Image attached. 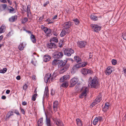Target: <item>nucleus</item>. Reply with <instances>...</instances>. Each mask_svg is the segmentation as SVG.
Wrapping results in <instances>:
<instances>
[{
	"instance_id": "f257e3e1",
	"label": "nucleus",
	"mask_w": 126,
	"mask_h": 126,
	"mask_svg": "<svg viewBox=\"0 0 126 126\" xmlns=\"http://www.w3.org/2000/svg\"><path fill=\"white\" fill-rule=\"evenodd\" d=\"M57 75V73L55 72H54L52 75L49 73H47L44 77L45 82L47 83L48 82H50V80L52 81Z\"/></svg>"
},
{
	"instance_id": "f03ea898",
	"label": "nucleus",
	"mask_w": 126,
	"mask_h": 126,
	"mask_svg": "<svg viewBox=\"0 0 126 126\" xmlns=\"http://www.w3.org/2000/svg\"><path fill=\"white\" fill-rule=\"evenodd\" d=\"M90 81L89 84L90 85L91 88H95L98 84L99 80L97 78L94 77L93 78L90 77L89 79Z\"/></svg>"
},
{
	"instance_id": "7ed1b4c3",
	"label": "nucleus",
	"mask_w": 126,
	"mask_h": 126,
	"mask_svg": "<svg viewBox=\"0 0 126 126\" xmlns=\"http://www.w3.org/2000/svg\"><path fill=\"white\" fill-rule=\"evenodd\" d=\"M88 91L89 89L88 88L85 87H82L81 89L82 93L79 96V97L80 98H82L86 96L87 95V93L88 92Z\"/></svg>"
},
{
	"instance_id": "20e7f679",
	"label": "nucleus",
	"mask_w": 126,
	"mask_h": 126,
	"mask_svg": "<svg viewBox=\"0 0 126 126\" xmlns=\"http://www.w3.org/2000/svg\"><path fill=\"white\" fill-rule=\"evenodd\" d=\"M54 124L57 125V126H64V124L60 120H58L57 118L53 117L52 118Z\"/></svg>"
},
{
	"instance_id": "39448f33",
	"label": "nucleus",
	"mask_w": 126,
	"mask_h": 126,
	"mask_svg": "<svg viewBox=\"0 0 126 126\" xmlns=\"http://www.w3.org/2000/svg\"><path fill=\"white\" fill-rule=\"evenodd\" d=\"M102 121V117L101 116H98L95 117L93 121V124L94 125L97 124L99 125H100V122Z\"/></svg>"
},
{
	"instance_id": "423d86ee",
	"label": "nucleus",
	"mask_w": 126,
	"mask_h": 126,
	"mask_svg": "<svg viewBox=\"0 0 126 126\" xmlns=\"http://www.w3.org/2000/svg\"><path fill=\"white\" fill-rule=\"evenodd\" d=\"M101 95H98L94 101L91 104V106L93 107L95 105L99 103L101 100Z\"/></svg>"
},
{
	"instance_id": "0eeeda50",
	"label": "nucleus",
	"mask_w": 126,
	"mask_h": 126,
	"mask_svg": "<svg viewBox=\"0 0 126 126\" xmlns=\"http://www.w3.org/2000/svg\"><path fill=\"white\" fill-rule=\"evenodd\" d=\"M91 26L94 31L96 32L100 31L101 28V26L96 24H91Z\"/></svg>"
},
{
	"instance_id": "6e6552de",
	"label": "nucleus",
	"mask_w": 126,
	"mask_h": 126,
	"mask_svg": "<svg viewBox=\"0 0 126 126\" xmlns=\"http://www.w3.org/2000/svg\"><path fill=\"white\" fill-rule=\"evenodd\" d=\"M65 55L68 56H70L74 53V50L71 48L65 49L64 51Z\"/></svg>"
},
{
	"instance_id": "1a4fd4ad",
	"label": "nucleus",
	"mask_w": 126,
	"mask_h": 126,
	"mask_svg": "<svg viewBox=\"0 0 126 126\" xmlns=\"http://www.w3.org/2000/svg\"><path fill=\"white\" fill-rule=\"evenodd\" d=\"M64 64L65 63L63 64V62H61L60 64L58 65V66L59 67L60 66L61 67V68L59 71V73L60 74L63 73L67 70L66 68H65L63 66V65H64Z\"/></svg>"
},
{
	"instance_id": "9d476101",
	"label": "nucleus",
	"mask_w": 126,
	"mask_h": 126,
	"mask_svg": "<svg viewBox=\"0 0 126 126\" xmlns=\"http://www.w3.org/2000/svg\"><path fill=\"white\" fill-rule=\"evenodd\" d=\"M53 57L56 58H61L63 55V53L61 52H56L53 54Z\"/></svg>"
},
{
	"instance_id": "9b49d317",
	"label": "nucleus",
	"mask_w": 126,
	"mask_h": 126,
	"mask_svg": "<svg viewBox=\"0 0 126 126\" xmlns=\"http://www.w3.org/2000/svg\"><path fill=\"white\" fill-rule=\"evenodd\" d=\"M79 79L76 77H74L71 80L70 83L71 86H73L78 81Z\"/></svg>"
},
{
	"instance_id": "f8f14e48",
	"label": "nucleus",
	"mask_w": 126,
	"mask_h": 126,
	"mask_svg": "<svg viewBox=\"0 0 126 126\" xmlns=\"http://www.w3.org/2000/svg\"><path fill=\"white\" fill-rule=\"evenodd\" d=\"M77 44L78 46L80 48L84 47L85 45L86 44V42L84 41L78 42Z\"/></svg>"
},
{
	"instance_id": "ddd939ff",
	"label": "nucleus",
	"mask_w": 126,
	"mask_h": 126,
	"mask_svg": "<svg viewBox=\"0 0 126 126\" xmlns=\"http://www.w3.org/2000/svg\"><path fill=\"white\" fill-rule=\"evenodd\" d=\"M64 25L63 29L68 31V29L70 28L71 26V22H65L64 23Z\"/></svg>"
},
{
	"instance_id": "4468645a",
	"label": "nucleus",
	"mask_w": 126,
	"mask_h": 126,
	"mask_svg": "<svg viewBox=\"0 0 126 126\" xmlns=\"http://www.w3.org/2000/svg\"><path fill=\"white\" fill-rule=\"evenodd\" d=\"M47 113H45L46 118V123L47 126H53L51 124L50 118L47 117Z\"/></svg>"
},
{
	"instance_id": "2eb2a0df",
	"label": "nucleus",
	"mask_w": 126,
	"mask_h": 126,
	"mask_svg": "<svg viewBox=\"0 0 126 126\" xmlns=\"http://www.w3.org/2000/svg\"><path fill=\"white\" fill-rule=\"evenodd\" d=\"M112 68L110 66L108 67L106 69L105 73L106 75H109L110 74L112 73Z\"/></svg>"
},
{
	"instance_id": "dca6fc26",
	"label": "nucleus",
	"mask_w": 126,
	"mask_h": 126,
	"mask_svg": "<svg viewBox=\"0 0 126 126\" xmlns=\"http://www.w3.org/2000/svg\"><path fill=\"white\" fill-rule=\"evenodd\" d=\"M17 16L15 15L12 16L9 18V21L11 22H13L15 21L17 19Z\"/></svg>"
},
{
	"instance_id": "f3484780",
	"label": "nucleus",
	"mask_w": 126,
	"mask_h": 126,
	"mask_svg": "<svg viewBox=\"0 0 126 126\" xmlns=\"http://www.w3.org/2000/svg\"><path fill=\"white\" fill-rule=\"evenodd\" d=\"M58 102L57 101L54 102L53 105V109L55 111H56L58 108Z\"/></svg>"
},
{
	"instance_id": "a211bd4d",
	"label": "nucleus",
	"mask_w": 126,
	"mask_h": 126,
	"mask_svg": "<svg viewBox=\"0 0 126 126\" xmlns=\"http://www.w3.org/2000/svg\"><path fill=\"white\" fill-rule=\"evenodd\" d=\"M44 61L45 62L48 61L51 59L50 56L49 55H44L43 58Z\"/></svg>"
},
{
	"instance_id": "6ab92c4d",
	"label": "nucleus",
	"mask_w": 126,
	"mask_h": 126,
	"mask_svg": "<svg viewBox=\"0 0 126 126\" xmlns=\"http://www.w3.org/2000/svg\"><path fill=\"white\" fill-rule=\"evenodd\" d=\"M47 46L48 48H51L55 47L56 45L54 43L50 42L47 44Z\"/></svg>"
},
{
	"instance_id": "aec40b11",
	"label": "nucleus",
	"mask_w": 126,
	"mask_h": 126,
	"mask_svg": "<svg viewBox=\"0 0 126 126\" xmlns=\"http://www.w3.org/2000/svg\"><path fill=\"white\" fill-rule=\"evenodd\" d=\"M75 61L77 63H81L82 62L81 58L79 56H75L74 57Z\"/></svg>"
},
{
	"instance_id": "412c9836",
	"label": "nucleus",
	"mask_w": 126,
	"mask_h": 126,
	"mask_svg": "<svg viewBox=\"0 0 126 126\" xmlns=\"http://www.w3.org/2000/svg\"><path fill=\"white\" fill-rule=\"evenodd\" d=\"M68 32V31L65 29L63 30L60 34V36L61 37H63Z\"/></svg>"
},
{
	"instance_id": "4be33fe9",
	"label": "nucleus",
	"mask_w": 126,
	"mask_h": 126,
	"mask_svg": "<svg viewBox=\"0 0 126 126\" xmlns=\"http://www.w3.org/2000/svg\"><path fill=\"white\" fill-rule=\"evenodd\" d=\"M43 119L41 118L39 119L37 122V125L38 126H42L43 125Z\"/></svg>"
},
{
	"instance_id": "5701e85b",
	"label": "nucleus",
	"mask_w": 126,
	"mask_h": 126,
	"mask_svg": "<svg viewBox=\"0 0 126 126\" xmlns=\"http://www.w3.org/2000/svg\"><path fill=\"white\" fill-rule=\"evenodd\" d=\"M109 106V104L108 103H106L103 108V111L105 112L108 109Z\"/></svg>"
},
{
	"instance_id": "b1692460",
	"label": "nucleus",
	"mask_w": 126,
	"mask_h": 126,
	"mask_svg": "<svg viewBox=\"0 0 126 126\" xmlns=\"http://www.w3.org/2000/svg\"><path fill=\"white\" fill-rule=\"evenodd\" d=\"M49 95L48 90L47 88H46L44 92V96L47 98L48 97Z\"/></svg>"
},
{
	"instance_id": "393cba45",
	"label": "nucleus",
	"mask_w": 126,
	"mask_h": 126,
	"mask_svg": "<svg viewBox=\"0 0 126 126\" xmlns=\"http://www.w3.org/2000/svg\"><path fill=\"white\" fill-rule=\"evenodd\" d=\"M58 39L57 37H53L50 39V42L52 43H57L58 41Z\"/></svg>"
},
{
	"instance_id": "a878e982",
	"label": "nucleus",
	"mask_w": 126,
	"mask_h": 126,
	"mask_svg": "<svg viewBox=\"0 0 126 126\" xmlns=\"http://www.w3.org/2000/svg\"><path fill=\"white\" fill-rule=\"evenodd\" d=\"M7 7V5L6 4H2L0 5V11H2L5 9Z\"/></svg>"
},
{
	"instance_id": "bb28decb",
	"label": "nucleus",
	"mask_w": 126,
	"mask_h": 126,
	"mask_svg": "<svg viewBox=\"0 0 126 126\" xmlns=\"http://www.w3.org/2000/svg\"><path fill=\"white\" fill-rule=\"evenodd\" d=\"M34 92L35 94H34L32 96V99L33 101H35L36 99V96H37V94H36V88L35 89Z\"/></svg>"
},
{
	"instance_id": "cd10ccee",
	"label": "nucleus",
	"mask_w": 126,
	"mask_h": 126,
	"mask_svg": "<svg viewBox=\"0 0 126 126\" xmlns=\"http://www.w3.org/2000/svg\"><path fill=\"white\" fill-rule=\"evenodd\" d=\"M31 38L32 41L33 43H36V39L34 35L31 34Z\"/></svg>"
},
{
	"instance_id": "c85d7f7f",
	"label": "nucleus",
	"mask_w": 126,
	"mask_h": 126,
	"mask_svg": "<svg viewBox=\"0 0 126 126\" xmlns=\"http://www.w3.org/2000/svg\"><path fill=\"white\" fill-rule=\"evenodd\" d=\"M5 29V27L3 25H2L0 28V33L4 32Z\"/></svg>"
},
{
	"instance_id": "c756f323",
	"label": "nucleus",
	"mask_w": 126,
	"mask_h": 126,
	"mask_svg": "<svg viewBox=\"0 0 126 126\" xmlns=\"http://www.w3.org/2000/svg\"><path fill=\"white\" fill-rule=\"evenodd\" d=\"M24 47V46L22 43H20L18 47L19 49L21 51L23 50Z\"/></svg>"
},
{
	"instance_id": "7c9ffc66",
	"label": "nucleus",
	"mask_w": 126,
	"mask_h": 126,
	"mask_svg": "<svg viewBox=\"0 0 126 126\" xmlns=\"http://www.w3.org/2000/svg\"><path fill=\"white\" fill-rule=\"evenodd\" d=\"M76 121H77V125L78 126H81L82 125V124L81 122V121L80 120L79 118H77Z\"/></svg>"
},
{
	"instance_id": "2f4dec72",
	"label": "nucleus",
	"mask_w": 126,
	"mask_h": 126,
	"mask_svg": "<svg viewBox=\"0 0 126 126\" xmlns=\"http://www.w3.org/2000/svg\"><path fill=\"white\" fill-rule=\"evenodd\" d=\"M14 115L13 112L12 111H9L7 113L6 115V118L8 119L10 117Z\"/></svg>"
},
{
	"instance_id": "473e14b6",
	"label": "nucleus",
	"mask_w": 126,
	"mask_h": 126,
	"mask_svg": "<svg viewBox=\"0 0 126 126\" xmlns=\"http://www.w3.org/2000/svg\"><path fill=\"white\" fill-rule=\"evenodd\" d=\"M92 20L95 21L97 20L98 17H96L95 16L93 15H92L90 16Z\"/></svg>"
},
{
	"instance_id": "72a5a7b5",
	"label": "nucleus",
	"mask_w": 126,
	"mask_h": 126,
	"mask_svg": "<svg viewBox=\"0 0 126 126\" xmlns=\"http://www.w3.org/2000/svg\"><path fill=\"white\" fill-rule=\"evenodd\" d=\"M87 69L84 68H83L81 70V72L83 74H87Z\"/></svg>"
},
{
	"instance_id": "f704fd0d",
	"label": "nucleus",
	"mask_w": 126,
	"mask_h": 126,
	"mask_svg": "<svg viewBox=\"0 0 126 126\" xmlns=\"http://www.w3.org/2000/svg\"><path fill=\"white\" fill-rule=\"evenodd\" d=\"M73 66L74 67V68H75L76 69L81 67L80 63L76 64L74 65Z\"/></svg>"
},
{
	"instance_id": "c9c22d12",
	"label": "nucleus",
	"mask_w": 126,
	"mask_h": 126,
	"mask_svg": "<svg viewBox=\"0 0 126 126\" xmlns=\"http://www.w3.org/2000/svg\"><path fill=\"white\" fill-rule=\"evenodd\" d=\"M51 32L52 31L50 29H49L45 33L46 34L47 36H50Z\"/></svg>"
},
{
	"instance_id": "e433bc0d",
	"label": "nucleus",
	"mask_w": 126,
	"mask_h": 126,
	"mask_svg": "<svg viewBox=\"0 0 126 126\" xmlns=\"http://www.w3.org/2000/svg\"><path fill=\"white\" fill-rule=\"evenodd\" d=\"M68 85V83L67 81L64 82H63L62 85V86L63 87H67Z\"/></svg>"
},
{
	"instance_id": "4c0bfd02",
	"label": "nucleus",
	"mask_w": 126,
	"mask_h": 126,
	"mask_svg": "<svg viewBox=\"0 0 126 126\" xmlns=\"http://www.w3.org/2000/svg\"><path fill=\"white\" fill-rule=\"evenodd\" d=\"M10 7L11 8H8V10L9 12L11 13H14V11H15V9L11 7Z\"/></svg>"
},
{
	"instance_id": "58836bf2",
	"label": "nucleus",
	"mask_w": 126,
	"mask_h": 126,
	"mask_svg": "<svg viewBox=\"0 0 126 126\" xmlns=\"http://www.w3.org/2000/svg\"><path fill=\"white\" fill-rule=\"evenodd\" d=\"M73 21H74L75 24L76 25H78L79 22V20L76 18L73 19Z\"/></svg>"
},
{
	"instance_id": "ea45409f",
	"label": "nucleus",
	"mask_w": 126,
	"mask_h": 126,
	"mask_svg": "<svg viewBox=\"0 0 126 126\" xmlns=\"http://www.w3.org/2000/svg\"><path fill=\"white\" fill-rule=\"evenodd\" d=\"M41 28L44 31L45 33L48 31L49 29H48L47 27H44V26H42L41 27Z\"/></svg>"
},
{
	"instance_id": "a19ab883",
	"label": "nucleus",
	"mask_w": 126,
	"mask_h": 126,
	"mask_svg": "<svg viewBox=\"0 0 126 126\" xmlns=\"http://www.w3.org/2000/svg\"><path fill=\"white\" fill-rule=\"evenodd\" d=\"M27 12V14H30L31 13L30 11V7L29 5H28L27 7V11H25V12Z\"/></svg>"
},
{
	"instance_id": "79ce46f5",
	"label": "nucleus",
	"mask_w": 126,
	"mask_h": 126,
	"mask_svg": "<svg viewBox=\"0 0 126 126\" xmlns=\"http://www.w3.org/2000/svg\"><path fill=\"white\" fill-rule=\"evenodd\" d=\"M81 62L82 63H80L81 67L85 66L87 64V63L86 62Z\"/></svg>"
},
{
	"instance_id": "37998d69",
	"label": "nucleus",
	"mask_w": 126,
	"mask_h": 126,
	"mask_svg": "<svg viewBox=\"0 0 126 126\" xmlns=\"http://www.w3.org/2000/svg\"><path fill=\"white\" fill-rule=\"evenodd\" d=\"M46 21L47 22H48V24H50L52 23L53 22V21H52L51 20H50L49 18H48L47 19Z\"/></svg>"
},
{
	"instance_id": "c03bdc74",
	"label": "nucleus",
	"mask_w": 126,
	"mask_h": 126,
	"mask_svg": "<svg viewBox=\"0 0 126 126\" xmlns=\"http://www.w3.org/2000/svg\"><path fill=\"white\" fill-rule=\"evenodd\" d=\"M76 69L75 68H74V67L73 66L71 70V72L72 74H74L76 72Z\"/></svg>"
},
{
	"instance_id": "a18cd8bd",
	"label": "nucleus",
	"mask_w": 126,
	"mask_h": 126,
	"mask_svg": "<svg viewBox=\"0 0 126 126\" xmlns=\"http://www.w3.org/2000/svg\"><path fill=\"white\" fill-rule=\"evenodd\" d=\"M58 61L57 60H54L52 62V65H53L56 64L58 63Z\"/></svg>"
},
{
	"instance_id": "49530a36",
	"label": "nucleus",
	"mask_w": 126,
	"mask_h": 126,
	"mask_svg": "<svg viewBox=\"0 0 126 126\" xmlns=\"http://www.w3.org/2000/svg\"><path fill=\"white\" fill-rule=\"evenodd\" d=\"M28 20V18L27 17L24 18L22 20V23H24L27 22Z\"/></svg>"
},
{
	"instance_id": "de8ad7c7",
	"label": "nucleus",
	"mask_w": 126,
	"mask_h": 126,
	"mask_svg": "<svg viewBox=\"0 0 126 126\" xmlns=\"http://www.w3.org/2000/svg\"><path fill=\"white\" fill-rule=\"evenodd\" d=\"M64 79H68L69 78V76L68 75H66L63 76Z\"/></svg>"
},
{
	"instance_id": "09e8293b",
	"label": "nucleus",
	"mask_w": 126,
	"mask_h": 126,
	"mask_svg": "<svg viewBox=\"0 0 126 126\" xmlns=\"http://www.w3.org/2000/svg\"><path fill=\"white\" fill-rule=\"evenodd\" d=\"M111 62L113 65H115L117 61L116 60L113 59L112 60Z\"/></svg>"
},
{
	"instance_id": "8fccbe9b",
	"label": "nucleus",
	"mask_w": 126,
	"mask_h": 126,
	"mask_svg": "<svg viewBox=\"0 0 126 126\" xmlns=\"http://www.w3.org/2000/svg\"><path fill=\"white\" fill-rule=\"evenodd\" d=\"M27 16L28 18L29 19H31L32 18V16L31 15V13L27 14Z\"/></svg>"
},
{
	"instance_id": "3c124183",
	"label": "nucleus",
	"mask_w": 126,
	"mask_h": 126,
	"mask_svg": "<svg viewBox=\"0 0 126 126\" xmlns=\"http://www.w3.org/2000/svg\"><path fill=\"white\" fill-rule=\"evenodd\" d=\"M69 66V64H66L65 65H63V66L64 67V68H66L67 70V69L68 68Z\"/></svg>"
},
{
	"instance_id": "603ef678",
	"label": "nucleus",
	"mask_w": 126,
	"mask_h": 126,
	"mask_svg": "<svg viewBox=\"0 0 126 126\" xmlns=\"http://www.w3.org/2000/svg\"><path fill=\"white\" fill-rule=\"evenodd\" d=\"M28 87V86L26 84H25L24 85L23 87V89L24 90H26V89H27Z\"/></svg>"
},
{
	"instance_id": "864d4df0",
	"label": "nucleus",
	"mask_w": 126,
	"mask_h": 126,
	"mask_svg": "<svg viewBox=\"0 0 126 126\" xmlns=\"http://www.w3.org/2000/svg\"><path fill=\"white\" fill-rule=\"evenodd\" d=\"M14 113L17 114V115H19L20 114L19 112L18 111L16 110H15L14 111Z\"/></svg>"
},
{
	"instance_id": "5fc2aeb1",
	"label": "nucleus",
	"mask_w": 126,
	"mask_h": 126,
	"mask_svg": "<svg viewBox=\"0 0 126 126\" xmlns=\"http://www.w3.org/2000/svg\"><path fill=\"white\" fill-rule=\"evenodd\" d=\"M122 37L125 40H126V33H125L123 34Z\"/></svg>"
},
{
	"instance_id": "6e6d98bb",
	"label": "nucleus",
	"mask_w": 126,
	"mask_h": 126,
	"mask_svg": "<svg viewBox=\"0 0 126 126\" xmlns=\"http://www.w3.org/2000/svg\"><path fill=\"white\" fill-rule=\"evenodd\" d=\"M123 71L125 74V75L126 76V66L124 67L123 68Z\"/></svg>"
},
{
	"instance_id": "4d7b16f0",
	"label": "nucleus",
	"mask_w": 126,
	"mask_h": 126,
	"mask_svg": "<svg viewBox=\"0 0 126 126\" xmlns=\"http://www.w3.org/2000/svg\"><path fill=\"white\" fill-rule=\"evenodd\" d=\"M87 74H92L93 73V72L91 70L87 69Z\"/></svg>"
},
{
	"instance_id": "13d9d810",
	"label": "nucleus",
	"mask_w": 126,
	"mask_h": 126,
	"mask_svg": "<svg viewBox=\"0 0 126 126\" xmlns=\"http://www.w3.org/2000/svg\"><path fill=\"white\" fill-rule=\"evenodd\" d=\"M64 78H63V77H62L60 79V82H63L64 80Z\"/></svg>"
},
{
	"instance_id": "bf43d9fd",
	"label": "nucleus",
	"mask_w": 126,
	"mask_h": 126,
	"mask_svg": "<svg viewBox=\"0 0 126 126\" xmlns=\"http://www.w3.org/2000/svg\"><path fill=\"white\" fill-rule=\"evenodd\" d=\"M20 110L21 112L23 114H25V111H24V110L22 108H20Z\"/></svg>"
},
{
	"instance_id": "052dcab7",
	"label": "nucleus",
	"mask_w": 126,
	"mask_h": 126,
	"mask_svg": "<svg viewBox=\"0 0 126 126\" xmlns=\"http://www.w3.org/2000/svg\"><path fill=\"white\" fill-rule=\"evenodd\" d=\"M44 16H43L42 17H40L39 19V21L40 22L44 18Z\"/></svg>"
},
{
	"instance_id": "680f3d73",
	"label": "nucleus",
	"mask_w": 126,
	"mask_h": 126,
	"mask_svg": "<svg viewBox=\"0 0 126 126\" xmlns=\"http://www.w3.org/2000/svg\"><path fill=\"white\" fill-rule=\"evenodd\" d=\"M2 70L3 71L4 73H5L7 71V69L6 68H3L2 69Z\"/></svg>"
},
{
	"instance_id": "e2e57ef3",
	"label": "nucleus",
	"mask_w": 126,
	"mask_h": 126,
	"mask_svg": "<svg viewBox=\"0 0 126 126\" xmlns=\"http://www.w3.org/2000/svg\"><path fill=\"white\" fill-rule=\"evenodd\" d=\"M27 102L25 101H23L22 102V104L23 105L25 106L27 105Z\"/></svg>"
},
{
	"instance_id": "0e129e2a",
	"label": "nucleus",
	"mask_w": 126,
	"mask_h": 126,
	"mask_svg": "<svg viewBox=\"0 0 126 126\" xmlns=\"http://www.w3.org/2000/svg\"><path fill=\"white\" fill-rule=\"evenodd\" d=\"M35 77L36 76L35 75H33L32 77V79L34 80L36 79Z\"/></svg>"
},
{
	"instance_id": "69168bd1",
	"label": "nucleus",
	"mask_w": 126,
	"mask_h": 126,
	"mask_svg": "<svg viewBox=\"0 0 126 126\" xmlns=\"http://www.w3.org/2000/svg\"><path fill=\"white\" fill-rule=\"evenodd\" d=\"M10 90H7L6 91V94H9L10 92Z\"/></svg>"
},
{
	"instance_id": "338daca9",
	"label": "nucleus",
	"mask_w": 126,
	"mask_h": 126,
	"mask_svg": "<svg viewBox=\"0 0 126 126\" xmlns=\"http://www.w3.org/2000/svg\"><path fill=\"white\" fill-rule=\"evenodd\" d=\"M93 55L92 53H90L89 54V58L90 59L92 57Z\"/></svg>"
},
{
	"instance_id": "774afa93",
	"label": "nucleus",
	"mask_w": 126,
	"mask_h": 126,
	"mask_svg": "<svg viewBox=\"0 0 126 126\" xmlns=\"http://www.w3.org/2000/svg\"><path fill=\"white\" fill-rule=\"evenodd\" d=\"M16 79L18 80H19L20 79V76H18L16 77Z\"/></svg>"
}]
</instances>
